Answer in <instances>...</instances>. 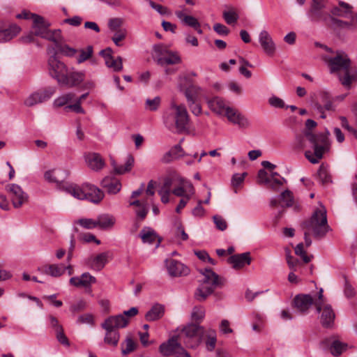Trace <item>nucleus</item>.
<instances>
[{
	"label": "nucleus",
	"instance_id": "obj_1",
	"mask_svg": "<svg viewBox=\"0 0 357 357\" xmlns=\"http://www.w3.org/2000/svg\"><path fill=\"white\" fill-rule=\"evenodd\" d=\"M316 126L317 123L314 120L307 119L305 121V129L296 137V144L300 149L306 147L305 140L310 144L314 152L306 151L305 156L312 164L318 163L331 148L330 132L326 130L325 132L313 133L311 130Z\"/></svg>",
	"mask_w": 357,
	"mask_h": 357
},
{
	"label": "nucleus",
	"instance_id": "obj_2",
	"mask_svg": "<svg viewBox=\"0 0 357 357\" xmlns=\"http://www.w3.org/2000/svg\"><path fill=\"white\" fill-rule=\"evenodd\" d=\"M333 56L325 55L323 60L327 64L331 74L336 73L341 84L350 89L357 82V68L351 66V61L343 51H337Z\"/></svg>",
	"mask_w": 357,
	"mask_h": 357
},
{
	"label": "nucleus",
	"instance_id": "obj_3",
	"mask_svg": "<svg viewBox=\"0 0 357 357\" xmlns=\"http://www.w3.org/2000/svg\"><path fill=\"white\" fill-rule=\"evenodd\" d=\"M302 229L304 231V239L306 247L312 244L310 234H312L317 238H323L329 229L327 222L326 210L320 204L309 220H305L301 224Z\"/></svg>",
	"mask_w": 357,
	"mask_h": 357
},
{
	"label": "nucleus",
	"instance_id": "obj_4",
	"mask_svg": "<svg viewBox=\"0 0 357 357\" xmlns=\"http://www.w3.org/2000/svg\"><path fill=\"white\" fill-rule=\"evenodd\" d=\"M173 112L164 116V123L172 132L181 134L189 130L190 116L184 105L172 103Z\"/></svg>",
	"mask_w": 357,
	"mask_h": 357
},
{
	"label": "nucleus",
	"instance_id": "obj_5",
	"mask_svg": "<svg viewBox=\"0 0 357 357\" xmlns=\"http://www.w3.org/2000/svg\"><path fill=\"white\" fill-rule=\"evenodd\" d=\"M200 273L204 275V279L195 295L197 300L204 301L216 288L224 285L225 279L220 278L211 268H205Z\"/></svg>",
	"mask_w": 357,
	"mask_h": 357
},
{
	"label": "nucleus",
	"instance_id": "obj_6",
	"mask_svg": "<svg viewBox=\"0 0 357 357\" xmlns=\"http://www.w3.org/2000/svg\"><path fill=\"white\" fill-rule=\"evenodd\" d=\"M307 16L312 23H323L329 26L333 15L325 10L326 0H311Z\"/></svg>",
	"mask_w": 357,
	"mask_h": 357
},
{
	"label": "nucleus",
	"instance_id": "obj_7",
	"mask_svg": "<svg viewBox=\"0 0 357 357\" xmlns=\"http://www.w3.org/2000/svg\"><path fill=\"white\" fill-rule=\"evenodd\" d=\"M47 52L50 55L48 59L49 74L60 84V81L64 77L68 68L64 63L57 59L56 55L59 52L55 47L47 46Z\"/></svg>",
	"mask_w": 357,
	"mask_h": 357
},
{
	"label": "nucleus",
	"instance_id": "obj_8",
	"mask_svg": "<svg viewBox=\"0 0 357 357\" xmlns=\"http://www.w3.org/2000/svg\"><path fill=\"white\" fill-rule=\"evenodd\" d=\"M204 328L196 324H188L185 326L179 337L185 338L184 342L188 347L193 348L199 345L204 338Z\"/></svg>",
	"mask_w": 357,
	"mask_h": 357
},
{
	"label": "nucleus",
	"instance_id": "obj_9",
	"mask_svg": "<svg viewBox=\"0 0 357 357\" xmlns=\"http://www.w3.org/2000/svg\"><path fill=\"white\" fill-rule=\"evenodd\" d=\"M42 38L52 42L54 45L51 46L55 47L58 52L64 56H72L75 53V51L71 50L69 45L63 44V39L60 29H48Z\"/></svg>",
	"mask_w": 357,
	"mask_h": 357
},
{
	"label": "nucleus",
	"instance_id": "obj_10",
	"mask_svg": "<svg viewBox=\"0 0 357 357\" xmlns=\"http://www.w3.org/2000/svg\"><path fill=\"white\" fill-rule=\"evenodd\" d=\"M5 190L8 194L14 208H19L28 202L29 195L20 185L9 183L5 186Z\"/></svg>",
	"mask_w": 357,
	"mask_h": 357
},
{
	"label": "nucleus",
	"instance_id": "obj_11",
	"mask_svg": "<svg viewBox=\"0 0 357 357\" xmlns=\"http://www.w3.org/2000/svg\"><path fill=\"white\" fill-rule=\"evenodd\" d=\"M86 78V75L84 71L77 70L72 68L68 70L64 77L60 81V85L68 88L80 87Z\"/></svg>",
	"mask_w": 357,
	"mask_h": 357
},
{
	"label": "nucleus",
	"instance_id": "obj_12",
	"mask_svg": "<svg viewBox=\"0 0 357 357\" xmlns=\"http://www.w3.org/2000/svg\"><path fill=\"white\" fill-rule=\"evenodd\" d=\"M178 338V335H174L166 342L161 344L159 347L160 353L164 356H170L178 355L180 352H183V347L180 343Z\"/></svg>",
	"mask_w": 357,
	"mask_h": 357
},
{
	"label": "nucleus",
	"instance_id": "obj_13",
	"mask_svg": "<svg viewBox=\"0 0 357 357\" xmlns=\"http://www.w3.org/2000/svg\"><path fill=\"white\" fill-rule=\"evenodd\" d=\"M188 10L185 7H182L181 9L175 11V15L183 25L194 29L199 34H202L203 31L201 29V24L197 19L192 15H188Z\"/></svg>",
	"mask_w": 357,
	"mask_h": 357
},
{
	"label": "nucleus",
	"instance_id": "obj_14",
	"mask_svg": "<svg viewBox=\"0 0 357 357\" xmlns=\"http://www.w3.org/2000/svg\"><path fill=\"white\" fill-rule=\"evenodd\" d=\"M314 110L320 114V117L326 118L325 110L331 111L333 109V105L331 96L326 92H321L319 98L312 105Z\"/></svg>",
	"mask_w": 357,
	"mask_h": 357
},
{
	"label": "nucleus",
	"instance_id": "obj_15",
	"mask_svg": "<svg viewBox=\"0 0 357 357\" xmlns=\"http://www.w3.org/2000/svg\"><path fill=\"white\" fill-rule=\"evenodd\" d=\"M225 116L229 122L238 126L240 128H248L250 126L248 119L234 108L228 107Z\"/></svg>",
	"mask_w": 357,
	"mask_h": 357
},
{
	"label": "nucleus",
	"instance_id": "obj_16",
	"mask_svg": "<svg viewBox=\"0 0 357 357\" xmlns=\"http://www.w3.org/2000/svg\"><path fill=\"white\" fill-rule=\"evenodd\" d=\"M168 273L172 277H181L189 274L190 269L183 263L175 259H167L165 261Z\"/></svg>",
	"mask_w": 357,
	"mask_h": 357
},
{
	"label": "nucleus",
	"instance_id": "obj_17",
	"mask_svg": "<svg viewBox=\"0 0 357 357\" xmlns=\"http://www.w3.org/2000/svg\"><path fill=\"white\" fill-rule=\"evenodd\" d=\"M128 324V319L121 314L110 316L102 323L104 329H113L119 331V328H126Z\"/></svg>",
	"mask_w": 357,
	"mask_h": 357
},
{
	"label": "nucleus",
	"instance_id": "obj_18",
	"mask_svg": "<svg viewBox=\"0 0 357 357\" xmlns=\"http://www.w3.org/2000/svg\"><path fill=\"white\" fill-rule=\"evenodd\" d=\"M63 189L75 198L80 200L87 199L89 195V186L88 184H83L82 185L68 184L63 185Z\"/></svg>",
	"mask_w": 357,
	"mask_h": 357
},
{
	"label": "nucleus",
	"instance_id": "obj_19",
	"mask_svg": "<svg viewBox=\"0 0 357 357\" xmlns=\"http://www.w3.org/2000/svg\"><path fill=\"white\" fill-rule=\"evenodd\" d=\"M259 42L264 52L268 56H273L275 52V44L271 35L266 30H262L259 34Z\"/></svg>",
	"mask_w": 357,
	"mask_h": 357
},
{
	"label": "nucleus",
	"instance_id": "obj_20",
	"mask_svg": "<svg viewBox=\"0 0 357 357\" xmlns=\"http://www.w3.org/2000/svg\"><path fill=\"white\" fill-rule=\"evenodd\" d=\"M139 236L144 243H149L152 245L155 243L156 248L159 247L161 243L160 237L158 235L153 229L149 227H144L140 231Z\"/></svg>",
	"mask_w": 357,
	"mask_h": 357
},
{
	"label": "nucleus",
	"instance_id": "obj_21",
	"mask_svg": "<svg viewBox=\"0 0 357 357\" xmlns=\"http://www.w3.org/2000/svg\"><path fill=\"white\" fill-rule=\"evenodd\" d=\"M314 305V299L310 294H299L294 299V305L301 313H306Z\"/></svg>",
	"mask_w": 357,
	"mask_h": 357
},
{
	"label": "nucleus",
	"instance_id": "obj_22",
	"mask_svg": "<svg viewBox=\"0 0 357 357\" xmlns=\"http://www.w3.org/2000/svg\"><path fill=\"white\" fill-rule=\"evenodd\" d=\"M115 223V218L107 213H103L98 216L95 220L91 219V228L97 227L101 229L112 228Z\"/></svg>",
	"mask_w": 357,
	"mask_h": 357
},
{
	"label": "nucleus",
	"instance_id": "obj_23",
	"mask_svg": "<svg viewBox=\"0 0 357 357\" xmlns=\"http://www.w3.org/2000/svg\"><path fill=\"white\" fill-rule=\"evenodd\" d=\"M20 27L17 24L0 25V43L10 40L20 33Z\"/></svg>",
	"mask_w": 357,
	"mask_h": 357
},
{
	"label": "nucleus",
	"instance_id": "obj_24",
	"mask_svg": "<svg viewBox=\"0 0 357 357\" xmlns=\"http://www.w3.org/2000/svg\"><path fill=\"white\" fill-rule=\"evenodd\" d=\"M172 192L177 197H185L186 195L191 192L192 196H193L195 193V190L190 181L181 178H180L178 186L174 188Z\"/></svg>",
	"mask_w": 357,
	"mask_h": 357
},
{
	"label": "nucleus",
	"instance_id": "obj_25",
	"mask_svg": "<svg viewBox=\"0 0 357 357\" xmlns=\"http://www.w3.org/2000/svg\"><path fill=\"white\" fill-rule=\"evenodd\" d=\"M227 262L235 269H239L249 265L251 262L250 252H244L239 255H234L229 257Z\"/></svg>",
	"mask_w": 357,
	"mask_h": 357
},
{
	"label": "nucleus",
	"instance_id": "obj_26",
	"mask_svg": "<svg viewBox=\"0 0 357 357\" xmlns=\"http://www.w3.org/2000/svg\"><path fill=\"white\" fill-rule=\"evenodd\" d=\"M320 321L323 326L328 328L331 327L335 319V312L331 305L325 304L321 305V310Z\"/></svg>",
	"mask_w": 357,
	"mask_h": 357
},
{
	"label": "nucleus",
	"instance_id": "obj_27",
	"mask_svg": "<svg viewBox=\"0 0 357 357\" xmlns=\"http://www.w3.org/2000/svg\"><path fill=\"white\" fill-rule=\"evenodd\" d=\"M50 26V24L45 21L43 17L40 15L34 16L32 29L35 36L42 38L46 33Z\"/></svg>",
	"mask_w": 357,
	"mask_h": 357
},
{
	"label": "nucleus",
	"instance_id": "obj_28",
	"mask_svg": "<svg viewBox=\"0 0 357 357\" xmlns=\"http://www.w3.org/2000/svg\"><path fill=\"white\" fill-rule=\"evenodd\" d=\"M101 185L109 194H116L121 189V182L116 178L105 176L101 181Z\"/></svg>",
	"mask_w": 357,
	"mask_h": 357
},
{
	"label": "nucleus",
	"instance_id": "obj_29",
	"mask_svg": "<svg viewBox=\"0 0 357 357\" xmlns=\"http://www.w3.org/2000/svg\"><path fill=\"white\" fill-rule=\"evenodd\" d=\"M207 103L211 110L219 116H225L226 110L229 107L227 106L224 100L219 97L213 98L209 100Z\"/></svg>",
	"mask_w": 357,
	"mask_h": 357
},
{
	"label": "nucleus",
	"instance_id": "obj_30",
	"mask_svg": "<svg viewBox=\"0 0 357 357\" xmlns=\"http://www.w3.org/2000/svg\"><path fill=\"white\" fill-rule=\"evenodd\" d=\"M189 84V86L187 87L181 86L180 90L184 93L187 102H193V100H197L202 88L197 85Z\"/></svg>",
	"mask_w": 357,
	"mask_h": 357
},
{
	"label": "nucleus",
	"instance_id": "obj_31",
	"mask_svg": "<svg viewBox=\"0 0 357 357\" xmlns=\"http://www.w3.org/2000/svg\"><path fill=\"white\" fill-rule=\"evenodd\" d=\"M165 314V307L156 303L146 313L145 319L147 321H155L161 319Z\"/></svg>",
	"mask_w": 357,
	"mask_h": 357
},
{
	"label": "nucleus",
	"instance_id": "obj_32",
	"mask_svg": "<svg viewBox=\"0 0 357 357\" xmlns=\"http://www.w3.org/2000/svg\"><path fill=\"white\" fill-rule=\"evenodd\" d=\"M69 283L79 289H87L89 287V273H84L80 276L72 277Z\"/></svg>",
	"mask_w": 357,
	"mask_h": 357
},
{
	"label": "nucleus",
	"instance_id": "obj_33",
	"mask_svg": "<svg viewBox=\"0 0 357 357\" xmlns=\"http://www.w3.org/2000/svg\"><path fill=\"white\" fill-rule=\"evenodd\" d=\"M183 155V150L180 144H177L172 147L162 158L161 160L164 163H169L174 160L178 159Z\"/></svg>",
	"mask_w": 357,
	"mask_h": 357
},
{
	"label": "nucleus",
	"instance_id": "obj_34",
	"mask_svg": "<svg viewBox=\"0 0 357 357\" xmlns=\"http://www.w3.org/2000/svg\"><path fill=\"white\" fill-rule=\"evenodd\" d=\"M181 62V59L180 56L176 52L171 51H168L166 56L157 59V63L160 66L177 64Z\"/></svg>",
	"mask_w": 357,
	"mask_h": 357
},
{
	"label": "nucleus",
	"instance_id": "obj_35",
	"mask_svg": "<svg viewBox=\"0 0 357 357\" xmlns=\"http://www.w3.org/2000/svg\"><path fill=\"white\" fill-rule=\"evenodd\" d=\"M107 258L108 252H107L98 255L91 261V268L96 271H100L107 263Z\"/></svg>",
	"mask_w": 357,
	"mask_h": 357
},
{
	"label": "nucleus",
	"instance_id": "obj_36",
	"mask_svg": "<svg viewBox=\"0 0 357 357\" xmlns=\"http://www.w3.org/2000/svg\"><path fill=\"white\" fill-rule=\"evenodd\" d=\"M105 335L104 337V342L105 344L116 347L118 345L120 334L119 331L113 329H105Z\"/></svg>",
	"mask_w": 357,
	"mask_h": 357
},
{
	"label": "nucleus",
	"instance_id": "obj_37",
	"mask_svg": "<svg viewBox=\"0 0 357 357\" xmlns=\"http://www.w3.org/2000/svg\"><path fill=\"white\" fill-rule=\"evenodd\" d=\"M105 166V161L99 153H91V171L100 172Z\"/></svg>",
	"mask_w": 357,
	"mask_h": 357
},
{
	"label": "nucleus",
	"instance_id": "obj_38",
	"mask_svg": "<svg viewBox=\"0 0 357 357\" xmlns=\"http://www.w3.org/2000/svg\"><path fill=\"white\" fill-rule=\"evenodd\" d=\"M204 338H206V349L208 351H212L215 349V344H216V341H217L216 331L212 328H208L207 330H206L204 328V334L203 339H204Z\"/></svg>",
	"mask_w": 357,
	"mask_h": 357
},
{
	"label": "nucleus",
	"instance_id": "obj_39",
	"mask_svg": "<svg viewBox=\"0 0 357 357\" xmlns=\"http://www.w3.org/2000/svg\"><path fill=\"white\" fill-rule=\"evenodd\" d=\"M71 50L75 51L72 56H67L68 57L75 58L77 63L80 64L88 59H89V46L82 49H75L70 47Z\"/></svg>",
	"mask_w": 357,
	"mask_h": 357
},
{
	"label": "nucleus",
	"instance_id": "obj_40",
	"mask_svg": "<svg viewBox=\"0 0 357 357\" xmlns=\"http://www.w3.org/2000/svg\"><path fill=\"white\" fill-rule=\"evenodd\" d=\"M339 5L342 8L339 7L333 8L331 12L333 15L346 17L348 15L351 14L352 7L349 4L344 1H340Z\"/></svg>",
	"mask_w": 357,
	"mask_h": 357
},
{
	"label": "nucleus",
	"instance_id": "obj_41",
	"mask_svg": "<svg viewBox=\"0 0 357 357\" xmlns=\"http://www.w3.org/2000/svg\"><path fill=\"white\" fill-rule=\"evenodd\" d=\"M134 164V158L129 155L127 157L126 163L124 165H117L114 162L112 163L114 172L117 174H123L126 172H130Z\"/></svg>",
	"mask_w": 357,
	"mask_h": 357
},
{
	"label": "nucleus",
	"instance_id": "obj_42",
	"mask_svg": "<svg viewBox=\"0 0 357 357\" xmlns=\"http://www.w3.org/2000/svg\"><path fill=\"white\" fill-rule=\"evenodd\" d=\"M222 17L227 24L231 25L236 23L239 15L236 8L230 6L223 11Z\"/></svg>",
	"mask_w": 357,
	"mask_h": 357
},
{
	"label": "nucleus",
	"instance_id": "obj_43",
	"mask_svg": "<svg viewBox=\"0 0 357 357\" xmlns=\"http://www.w3.org/2000/svg\"><path fill=\"white\" fill-rule=\"evenodd\" d=\"M42 272L52 277H59L65 272L64 266L52 264L42 268Z\"/></svg>",
	"mask_w": 357,
	"mask_h": 357
},
{
	"label": "nucleus",
	"instance_id": "obj_44",
	"mask_svg": "<svg viewBox=\"0 0 357 357\" xmlns=\"http://www.w3.org/2000/svg\"><path fill=\"white\" fill-rule=\"evenodd\" d=\"M329 27H331L334 29H351L353 30L354 29L353 22H345L341 20H338L335 18L333 16L329 24Z\"/></svg>",
	"mask_w": 357,
	"mask_h": 357
},
{
	"label": "nucleus",
	"instance_id": "obj_45",
	"mask_svg": "<svg viewBox=\"0 0 357 357\" xmlns=\"http://www.w3.org/2000/svg\"><path fill=\"white\" fill-rule=\"evenodd\" d=\"M105 63L108 68L112 69L114 72H119L123 69V62L121 56L116 58L114 56L107 57Z\"/></svg>",
	"mask_w": 357,
	"mask_h": 357
},
{
	"label": "nucleus",
	"instance_id": "obj_46",
	"mask_svg": "<svg viewBox=\"0 0 357 357\" xmlns=\"http://www.w3.org/2000/svg\"><path fill=\"white\" fill-rule=\"evenodd\" d=\"M75 93L72 92L63 94L54 100V105L56 107H59L65 105L67 106L68 104L73 102L75 98Z\"/></svg>",
	"mask_w": 357,
	"mask_h": 357
},
{
	"label": "nucleus",
	"instance_id": "obj_47",
	"mask_svg": "<svg viewBox=\"0 0 357 357\" xmlns=\"http://www.w3.org/2000/svg\"><path fill=\"white\" fill-rule=\"evenodd\" d=\"M280 201L282 203V206L291 207L294 204V195L291 191L286 190L280 195Z\"/></svg>",
	"mask_w": 357,
	"mask_h": 357
},
{
	"label": "nucleus",
	"instance_id": "obj_48",
	"mask_svg": "<svg viewBox=\"0 0 357 357\" xmlns=\"http://www.w3.org/2000/svg\"><path fill=\"white\" fill-rule=\"evenodd\" d=\"M160 104L161 98L159 96H155L153 98H147L144 103V108L146 110L155 112L158 109Z\"/></svg>",
	"mask_w": 357,
	"mask_h": 357
},
{
	"label": "nucleus",
	"instance_id": "obj_49",
	"mask_svg": "<svg viewBox=\"0 0 357 357\" xmlns=\"http://www.w3.org/2000/svg\"><path fill=\"white\" fill-rule=\"evenodd\" d=\"M121 352L123 355L128 354L136 349V344L131 337L128 336L125 341L121 343Z\"/></svg>",
	"mask_w": 357,
	"mask_h": 357
},
{
	"label": "nucleus",
	"instance_id": "obj_50",
	"mask_svg": "<svg viewBox=\"0 0 357 357\" xmlns=\"http://www.w3.org/2000/svg\"><path fill=\"white\" fill-rule=\"evenodd\" d=\"M104 197L105 193L102 190L91 185V202L98 204L103 199Z\"/></svg>",
	"mask_w": 357,
	"mask_h": 357
},
{
	"label": "nucleus",
	"instance_id": "obj_51",
	"mask_svg": "<svg viewBox=\"0 0 357 357\" xmlns=\"http://www.w3.org/2000/svg\"><path fill=\"white\" fill-rule=\"evenodd\" d=\"M347 347V345L346 344L339 340H334L330 347V351L333 356H337L346 350Z\"/></svg>",
	"mask_w": 357,
	"mask_h": 357
},
{
	"label": "nucleus",
	"instance_id": "obj_52",
	"mask_svg": "<svg viewBox=\"0 0 357 357\" xmlns=\"http://www.w3.org/2000/svg\"><path fill=\"white\" fill-rule=\"evenodd\" d=\"M205 317V310L202 306H195L193 307L192 311L191 312V318L192 319L199 324L202 321Z\"/></svg>",
	"mask_w": 357,
	"mask_h": 357
},
{
	"label": "nucleus",
	"instance_id": "obj_53",
	"mask_svg": "<svg viewBox=\"0 0 357 357\" xmlns=\"http://www.w3.org/2000/svg\"><path fill=\"white\" fill-rule=\"evenodd\" d=\"M42 102H43L38 91L30 94L24 100V105L27 107H33Z\"/></svg>",
	"mask_w": 357,
	"mask_h": 357
},
{
	"label": "nucleus",
	"instance_id": "obj_54",
	"mask_svg": "<svg viewBox=\"0 0 357 357\" xmlns=\"http://www.w3.org/2000/svg\"><path fill=\"white\" fill-rule=\"evenodd\" d=\"M88 96V93H86L83 95H82L79 100L76 101L75 104H70L65 107V110L66 112H68L70 110L73 111L76 113H82L83 109L81 107V102L83 99H85L86 96Z\"/></svg>",
	"mask_w": 357,
	"mask_h": 357
},
{
	"label": "nucleus",
	"instance_id": "obj_55",
	"mask_svg": "<svg viewBox=\"0 0 357 357\" xmlns=\"http://www.w3.org/2000/svg\"><path fill=\"white\" fill-rule=\"evenodd\" d=\"M318 176L320 182L324 185H326L332 182L331 175L329 174L327 169L323 165H321L318 170Z\"/></svg>",
	"mask_w": 357,
	"mask_h": 357
},
{
	"label": "nucleus",
	"instance_id": "obj_56",
	"mask_svg": "<svg viewBox=\"0 0 357 357\" xmlns=\"http://www.w3.org/2000/svg\"><path fill=\"white\" fill-rule=\"evenodd\" d=\"M126 36L127 31L126 29H119L115 31L112 40L116 46L121 47L123 45L122 41L126 38Z\"/></svg>",
	"mask_w": 357,
	"mask_h": 357
},
{
	"label": "nucleus",
	"instance_id": "obj_57",
	"mask_svg": "<svg viewBox=\"0 0 357 357\" xmlns=\"http://www.w3.org/2000/svg\"><path fill=\"white\" fill-rule=\"evenodd\" d=\"M43 102L49 100L56 92V87L48 86L38 91Z\"/></svg>",
	"mask_w": 357,
	"mask_h": 357
},
{
	"label": "nucleus",
	"instance_id": "obj_58",
	"mask_svg": "<svg viewBox=\"0 0 357 357\" xmlns=\"http://www.w3.org/2000/svg\"><path fill=\"white\" fill-rule=\"evenodd\" d=\"M304 245L303 243H298L295 248V254L302 257L304 263H308L311 261V257L306 255V252L304 250Z\"/></svg>",
	"mask_w": 357,
	"mask_h": 357
},
{
	"label": "nucleus",
	"instance_id": "obj_59",
	"mask_svg": "<svg viewBox=\"0 0 357 357\" xmlns=\"http://www.w3.org/2000/svg\"><path fill=\"white\" fill-rule=\"evenodd\" d=\"M213 219L215 227L219 230L225 231L227 228V223L222 216L216 215L213 217Z\"/></svg>",
	"mask_w": 357,
	"mask_h": 357
},
{
	"label": "nucleus",
	"instance_id": "obj_60",
	"mask_svg": "<svg viewBox=\"0 0 357 357\" xmlns=\"http://www.w3.org/2000/svg\"><path fill=\"white\" fill-rule=\"evenodd\" d=\"M268 103L273 107L275 108H284L285 107L284 102L282 99L277 96H271L268 99Z\"/></svg>",
	"mask_w": 357,
	"mask_h": 357
},
{
	"label": "nucleus",
	"instance_id": "obj_61",
	"mask_svg": "<svg viewBox=\"0 0 357 357\" xmlns=\"http://www.w3.org/2000/svg\"><path fill=\"white\" fill-rule=\"evenodd\" d=\"M56 337L57 340L63 345L68 347L70 346V342L64 333L63 328L59 329V331L56 332Z\"/></svg>",
	"mask_w": 357,
	"mask_h": 357
},
{
	"label": "nucleus",
	"instance_id": "obj_62",
	"mask_svg": "<svg viewBox=\"0 0 357 357\" xmlns=\"http://www.w3.org/2000/svg\"><path fill=\"white\" fill-rule=\"evenodd\" d=\"M188 107L191 111V112L195 116H199L202 114V107L201 105L197 102V100H193L192 102H187Z\"/></svg>",
	"mask_w": 357,
	"mask_h": 357
},
{
	"label": "nucleus",
	"instance_id": "obj_63",
	"mask_svg": "<svg viewBox=\"0 0 357 357\" xmlns=\"http://www.w3.org/2000/svg\"><path fill=\"white\" fill-rule=\"evenodd\" d=\"M214 31L221 36H227L229 33V29L224 24L216 23L213 25Z\"/></svg>",
	"mask_w": 357,
	"mask_h": 357
},
{
	"label": "nucleus",
	"instance_id": "obj_64",
	"mask_svg": "<svg viewBox=\"0 0 357 357\" xmlns=\"http://www.w3.org/2000/svg\"><path fill=\"white\" fill-rule=\"evenodd\" d=\"M123 24V20L120 18H112L109 20L108 26L112 31H116L120 29L119 27Z\"/></svg>",
	"mask_w": 357,
	"mask_h": 357
}]
</instances>
